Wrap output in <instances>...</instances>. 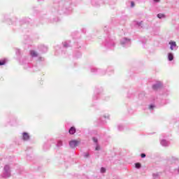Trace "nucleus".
Returning <instances> with one entry per match:
<instances>
[{"instance_id":"nucleus-4","label":"nucleus","mask_w":179,"mask_h":179,"mask_svg":"<svg viewBox=\"0 0 179 179\" xmlns=\"http://www.w3.org/2000/svg\"><path fill=\"white\" fill-rule=\"evenodd\" d=\"M69 132L71 135H73V134H75V132H76V129H75V127H71Z\"/></svg>"},{"instance_id":"nucleus-15","label":"nucleus","mask_w":179,"mask_h":179,"mask_svg":"<svg viewBox=\"0 0 179 179\" xmlns=\"http://www.w3.org/2000/svg\"><path fill=\"white\" fill-rule=\"evenodd\" d=\"M100 150V147L96 146V148H95V150Z\"/></svg>"},{"instance_id":"nucleus-18","label":"nucleus","mask_w":179,"mask_h":179,"mask_svg":"<svg viewBox=\"0 0 179 179\" xmlns=\"http://www.w3.org/2000/svg\"><path fill=\"white\" fill-rule=\"evenodd\" d=\"M171 51H173V50H174V49L173 48V46H171Z\"/></svg>"},{"instance_id":"nucleus-6","label":"nucleus","mask_w":179,"mask_h":179,"mask_svg":"<svg viewBox=\"0 0 179 179\" xmlns=\"http://www.w3.org/2000/svg\"><path fill=\"white\" fill-rule=\"evenodd\" d=\"M168 58L169 61H173V59H174V56L171 53H169Z\"/></svg>"},{"instance_id":"nucleus-1","label":"nucleus","mask_w":179,"mask_h":179,"mask_svg":"<svg viewBox=\"0 0 179 179\" xmlns=\"http://www.w3.org/2000/svg\"><path fill=\"white\" fill-rule=\"evenodd\" d=\"M80 141H76V140H72L69 142V145L70 147L73 148H76V146H78V145H79Z\"/></svg>"},{"instance_id":"nucleus-11","label":"nucleus","mask_w":179,"mask_h":179,"mask_svg":"<svg viewBox=\"0 0 179 179\" xmlns=\"http://www.w3.org/2000/svg\"><path fill=\"white\" fill-rule=\"evenodd\" d=\"M101 173H106V169L104 168H101Z\"/></svg>"},{"instance_id":"nucleus-7","label":"nucleus","mask_w":179,"mask_h":179,"mask_svg":"<svg viewBox=\"0 0 179 179\" xmlns=\"http://www.w3.org/2000/svg\"><path fill=\"white\" fill-rule=\"evenodd\" d=\"M169 44H170V45L172 46V47H176V46H177V44H176V42H174V41H171V42H169Z\"/></svg>"},{"instance_id":"nucleus-16","label":"nucleus","mask_w":179,"mask_h":179,"mask_svg":"<svg viewBox=\"0 0 179 179\" xmlns=\"http://www.w3.org/2000/svg\"><path fill=\"white\" fill-rule=\"evenodd\" d=\"M153 107H154V106H152V105H151V106H150V110H152V109L153 108Z\"/></svg>"},{"instance_id":"nucleus-2","label":"nucleus","mask_w":179,"mask_h":179,"mask_svg":"<svg viewBox=\"0 0 179 179\" xmlns=\"http://www.w3.org/2000/svg\"><path fill=\"white\" fill-rule=\"evenodd\" d=\"M22 139L23 141H29V139H30V136H29V134L27 133H23Z\"/></svg>"},{"instance_id":"nucleus-10","label":"nucleus","mask_w":179,"mask_h":179,"mask_svg":"<svg viewBox=\"0 0 179 179\" xmlns=\"http://www.w3.org/2000/svg\"><path fill=\"white\" fill-rule=\"evenodd\" d=\"M136 169H141V164L140 163H136Z\"/></svg>"},{"instance_id":"nucleus-12","label":"nucleus","mask_w":179,"mask_h":179,"mask_svg":"<svg viewBox=\"0 0 179 179\" xmlns=\"http://www.w3.org/2000/svg\"><path fill=\"white\" fill-rule=\"evenodd\" d=\"M131 8H134V6H135V2L131 1Z\"/></svg>"},{"instance_id":"nucleus-5","label":"nucleus","mask_w":179,"mask_h":179,"mask_svg":"<svg viewBox=\"0 0 179 179\" xmlns=\"http://www.w3.org/2000/svg\"><path fill=\"white\" fill-rule=\"evenodd\" d=\"M30 54H31V55L32 56V57H38V54H37V52H36V51H34V50H31L30 51Z\"/></svg>"},{"instance_id":"nucleus-13","label":"nucleus","mask_w":179,"mask_h":179,"mask_svg":"<svg viewBox=\"0 0 179 179\" xmlns=\"http://www.w3.org/2000/svg\"><path fill=\"white\" fill-rule=\"evenodd\" d=\"M92 140L94 141V142H95V143H97V138H93Z\"/></svg>"},{"instance_id":"nucleus-8","label":"nucleus","mask_w":179,"mask_h":179,"mask_svg":"<svg viewBox=\"0 0 179 179\" xmlns=\"http://www.w3.org/2000/svg\"><path fill=\"white\" fill-rule=\"evenodd\" d=\"M157 17H159V19H162V17H165V15L164 14L159 13L157 15Z\"/></svg>"},{"instance_id":"nucleus-9","label":"nucleus","mask_w":179,"mask_h":179,"mask_svg":"<svg viewBox=\"0 0 179 179\" xmlns=\"http://www.w3.org/2000/svg\"><path fill=\"white\" fill-rule=\"evenodd\" d=\"M6 64V60H1L0 61V66L5 65Z\"/></svg>"},{"instance_id":"nucleus-14","label":"nucleus","mask_w":179,"mask_h":179,"mask_svg":"<svg viewBox=\"0 0 179 179\" xmlns=\"http://www.w3.org/2000/svg\"><path fill=\"white\" fill-rule=\"evenodd\" d=\"M141 157L142 158L146 157V155H145V154H141Z\"/></svg>"},{"instance_id":"nucleus-17","label":"nucleus","mask_w":179,"mask_h":179,"mask_svg":"<svg viewBox=\"0 0 179 179\" xmlns=\"http://www.w3.org/2000/svg\"><path fill=\"white\" fill-rule=\"evenodd\" d=\"M155 2H160V0H154Z\"/></svg>"},{"instance_id":"nucleus-3","label":"nucleus","mask_w":179,"mask_h":179,"mask_svg":"<svg viewBox=\"0 0 179 179\" xmlns=\"http://www.w3.org/2000/svg\"><path fill=\"white\" fill-rule=\"evenodd\" d=\"M162 83H158L157 84H156V85H153V89H154V90H157V89H160V87H162Z\"/></svg>"}]
</instances>
